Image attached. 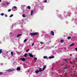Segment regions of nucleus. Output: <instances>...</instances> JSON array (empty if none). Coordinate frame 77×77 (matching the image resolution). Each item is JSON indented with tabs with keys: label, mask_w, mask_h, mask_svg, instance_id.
I'll list each match as a JSON object with an SVG mask.
<instances>
[{
	"label": "nucleus",
	"mask_w": 77,
	"mask_h": 77,
	"mask_svg": "<svg viewBox=\"0 0 77 77\" xmlns=\"http://www.w3.org/2000/svg\"><path fill=\"white\" fill-rule=\"evenodd\" d=\"M38 34V32H32L31 33V36H35V35H37Z\"/></svg>",
	"instance_id": "1"
},
{
	"label": "nucleus",
	"mask_w": 77,
	"mask_h": 77,
	"mask_svg": "<svg viewBox=\"0 0 77 77\" xmlns=\"http://www.w3.org/2000/svg\"><path fill=\"white\" fill-rule=\"evenodd\" d=\"M6 71L7 72H11L12 71H13V70L12 69H8L6 70Z\"/></svg>",
	"instance_id": "2"
},
{
	"label": "nucleus",
	"mask_w": 77,
	"mask_h": 77,
	"mask_svg": "<svg viewBox=\"0 0 77 77\" xmlns=\"http://www.w3.org/2000/svg\"><path fill=\"white\" fill-rule=\"evenodd\" d=\"M20 60H21L22 61H26V59L24 58H20Z\"/></svg>",
	"instance_id": "3"
},
{
	"label": "nucleus",
	"mask_w": 77,
	"mask_h": 77,
	"mask_svg": "<svg viewBox=\"0 0 77 77\" xmlns=\"http://www.w3.org/2000/svg\"><path fill=\"white\" fill-rule=\"evenodd\" d=\"M29 57H33V55L30 53H29Z\"/></svg>",
	"instance_id": "4"
},
{
	"label": "nucleus",
	"mask_w": 77,
	"mask_h": 77,
	"mask_svg": "<svg viewBox=\"0 0 77 77\" xmlns=\"http://www.w3.org/2000/svg\"><path fill=\"white\" fill-rule=\"evenodd\" d=\"M22 35V34H18L17 36V38H19L20 36H21Z\"/></svg>",
	"instance_id": "5"
},
{
	"label": "nucleus",
	"mask_w": 77,
	"mask_h": 77,
	"mask_svg": "<svg viewBox=\"0 0 77 77\" xmlns=\"http://www.w3.org/2000/svg\"><path fill=\"white\" fill-rule=\"evenodd\" d=\"M51 35H52V36H54V33L53 31H51Z\"/></svg>",
	"instance_id": "6"
},
{
	"label": "nucleus",
	"mask_w": 77,
	"mask_h": 77,
	"mask_svg": "<svg viewBox=\"0 0 77 77\" xmlns=\"http://www.w3.org/2000/svg\"><path fill=\"white\" fill-rule=\"evenodd\" d=\"M17 69V71H20V70H21V68L20 67H18Z\"/></svg>",
	"instance_id": "7"
},
{
	"label": "nucleus",
	"mask_w": 77,
	"mask_h": 77,
	"mask_svg": "<svg viewBox=\"0 0 77 77\" xmlns=\"http://www.w3.org/2000/svg\"><path fill=\"white\" fill-rule=\"evenodd\" d=\"M54 56H52L49 57V59H52V58H54Z\"/></svg>",
	"instance_id": "8"
},
{
	"label": "nucleus",
	"mask_w": 77,
	"mask_h": 77,
	"mask_svg": "<svg viewBox=\"0 0 77 77\" xmlns=\"http://www.w3.org/2000/svg\"><path fill=\"white\" fill-rule=\"evenodd\" d=\"M45 68H46V66H45L43 68V69H42L43 71H44Z\"/></svg>",
	"instance_id": "9"
},
{
	"label": "nucleus",
	"mask_w": 77,
	"mask_h": 77,
	"mask_svg": "<svg viewBox=\"0 0 77 77\" xmlns=\"http://www.w3.org/2000/svg\"><path fill=\"white\" fill-rule=\"evenodd\" d=\"M39 71L38 70H36V71L35 72V73L36 74H38L39 73Z\"/></svg>",
	"instance_id": "10"
},
{
	"label": "nucleus",
	"mask_w": 77,
	"mask_h": 77,
	"mask_svg": "<svg viewBox=\"0 0 77 77\" xmlns=\"http://www.w3.org/2000/svg\"><path fill=\"white\" fill-rule=\"evenodd\" d=\"M33 11L31 10V15L33 14Z\"/></svg>",
	"instance_id": "11"
},
{
	"label": "nucleus",
	"mask_w": 77,
	"mask_h": 77,
	"mask_svg": "<svg viewBox=\"0 0 77 77\" xmlns=\"http://www.w3.org/2000/svg\"><path fill=\"white\" fill-rule=\"evenodd\" d=\"M43 58L45 59H47L48 58L47 57V56H44L43 57Z\"/></svg>",
	"instance_id": "12"
},
{
	"label": "nucleus",
	"mask_w": 77,
	"mask_h": 77,
	"mask_svg": "<svg viewBox=\"0 0 77 77\" xmlns=\"http://www.w3.org/2000/svg\"><path fill=\"white\" fill-rule=\"evenodd\" d=\"M68 69V67H65L63 69Z\"/></svg>",
	"instance_id": "13"
},
{
	"label": "nucleus",
	"mask_w": 77,
	"mask_h": 77,
	"mask_svg": "<svg viewBox=\"0 0 77 77\" xmlns=\"http://www.w3.org/2000/svg\"><path fill=\"white\" fill-rule=\"evenodd\" d=\"M42 69L41 68H40L39 69V72H42Z\"/></svg>",
	"instance_id": "14"
},
{
	"label": "nucleus",
	"mask_w": 77,
	"mask_h": 77,
	"mask_svg": "<svg viewBox=\"0 0 77 77\" xmlns=\"http://www.w3.org/2000/svg\"><path fill=\"white\" fill-rule=\"evenodd\" d=\"M27 9H30V6H28L27 7Z\"/></svg>",
	"instance_id": "15"
},
{
	"label": "nucleus",
	"mask_w": 77,
	"mask_h": 77,
	"mask_svg": "<svg viewBox=\"0 0 77 77\" xmlns=\"http://www.w3.org/2000/svg\"><path fill=\"white\" fill-rule=\"evenodd\" d=\"M22 17H26V16L25 14H23L22 15Z\"/></svg>",
	"instance_id": "16"
},
{
	"label": "nucleus",
	"mask_w": 77,
	"mask_h": 77,
	"mask_svg": "<svg viewBox=\"0 0 77 77\" xmlns=\"http://www.w3.org/2000/svg\"><path fill=\"white\" fill-rule=\"evenodd\" d=\"M73 45H74V43H72L70 45V46L71 47V46H73Z\"/></svg>",
	"instance_id": "17"
},
{
	"label": "nucleus",
	"mask_w": 77,
	"mask_h": 77,
	"mask_svg": "<svg viewBox=\"0 0 77 77\" xmlns=\"http://www.w3.org/2000/svg\"><path fill=\"white\" fill-rule=\"evenodd\" d=\"M60 41L61 43H63V42H64V40H61Z\"/></svg>",
	"instance_id": "18"
},
{
	"label": "nucleus",
	"mask_w": 77,
	"mask_h": 77,
	"mask_svg": "<svg viewBox=\"0 0 77 77\" xmlns=\"http://www.w3.org/2000/svg\"><path fill=\"white\" fill-rule=\"evenodd\" d=\"M27 54H24V57H27Z\"/></svg>",
	"instance_id": "19"
},
{
	"label": "nucleus",
	"mask_w": 77,
	"mask_h": 77,
	"mask_svg": "<svg viewBox=\"0 0 77 77\" xmlns=\"http://www.w3.org/2000/svg\"><path fill=\"white\" fill-rule=\"evenodd\" d=\"M2 49H0V54H1L2 53Z\"/></svg>",
	"instance_id": "20"
},
{
	"label": "nucleus",
	"mask_w": 77,
	"mask_h": 77,
	"mask_svg": "<svg viewBox=\"0 0 77 77\" xmlns=\"http://www.w3.org/2000/svg\"><path fill=\"white\" fill-rule=\"evenodd\" d=\"M27 41V39H25L24 40V42H26V41Z\"/></svg>",
	"instance_id": "21"
},
{
	"label": "nucleus",
	"mask_w": 77,
	"mask_h": 77,
	"mask_svg": "<svg viewBox=\"0 0 77 77\" xmlns=\"http://www.w3.org/2000/svg\"><path fill=\"white\" fill-rule=\"evenodd\" d=\"M3 74V72H0V75H2Z\"/></svg>",
	"instance_id": "22"
},
{
	"label": "nucleus",
	"mask_w": 77,
	"mask_h": 77,
	"mask_svg": "<svg viewBox=\"0 0 77 77\" xmlns=\"http://www.w3.org/2000/svg\"><path fill=\"white\" fill-rule=\"evenodd\" d=\"M68 39H70V38H71V37L70 36L68 37Z\"/></svg>",
	"instance_id": "23"
},
{
	"label": "nucleus",
	"mask_w": 77,
	"mask_h": 77,
	"mask_svg": "<svg viewBox=\"0 0 77 77\" xmlns=\"http://www.w3.org/2000/svg\"><path fill=\"white\" fill-rule=\"evenodd\" d=\"M37 60V57H35L34 58V60L35 61H36Z\"/></svg>",
	"instance_id": "24"
},
{
	"label": "nucleus",
	"mask_w": 77,
	"mask_h": 77,
	"mask_svg": "<svg viewBox=\"0 0 77 77\" xmlns=\"http://www.w3.org/2000/svg\"><path fill=\"white\" fill-rule=\"evenodd\" d=\"M11 9H9L8 10V12H11Z\"/></svg>",
	"instance_id": "25"
},
{
	"label": "nucleus",
	"mask_w": 77,
	"mask_h": 77,
	"mask_svg": "<svg viewBox=\"0 0 77 77\" xmlns=\"http://www.w3.org/2000/svg\"><path fill=\"white\" fill-rule=\"evenodd\" d=\"M65 61H66V63H67L68 62V60L66 59L65 60Z\"/></svg>",
	"instance_id": "26"
},
{
	"label": "nucleus",
	"mask_w": 77,
	"mask_h": 77,
	"mask_svg": "<svg viewBox=\"0 0 77 77\" xmlns=\"http://www.w3.org/2000/svg\"><path fill=\"white\" fill-rule=\"evenodd\" d=\"M13 17V14H11L9 17Z\"/></svg>",
	"instance_id": "27"
},
{
	"label": "nucleus",
	"mask_w": 77,
	"mask_h": 77,
	"mask_svg": "<svg viewBox=\"0 0 77 77\" xmlns=\"http://www.w3.org/2000/svg\"><path fill=\"white\" fill-rule=\"evenodd\" d=\"M11 56H13V52H12V51L11 52Z\"/></svg>",
	"instance_id": "28"
},
{
	"label": "nucleus",
	"mask_w": 77,
	"mask_h": 77,
	"mask_svg": "<svg viewBox=\"0 0 77 77\" xmlns=\"http://www.w3.org/2000/svg\"><path fill=\"white\" fill-rule=\"evenodd\" d=\"M1 15H2V16H3L4 15V13H2L1 14Z\"/></svg>",
	"instance_id": "29"
},
{
	"label": "nucleus",
	"mask_w": 77,
	"mask_h": 77,
	"mask_svg": "<svg viewBox=\"0 0 77 77\" xmlns=\"http://www.w3.org/2000/svg\"><path fill=\"white\" fill-rule=\"evenodd\" d=\"M13 8L14 9H16V8H17V7L14 6L13 7Z\"/></svg>",
	"instance_id": "30"
},
{
	"label": "nucleus",
	"mask_w": 77,
	"mask_h": 77,
	"mask_svg": "<svg viewBox=\"0 0 77 77\" xmlns=\"http://www.w3.org/2000/svg\"><path fill=\"white\" fill-rule=\"evenodd\" d=\"M29 49H27V50H26V52H28L29 51Z\"/></svg>",
	"instance_id": "31"
},
{
	"label": "nucleus",
	"mask_w": 77,
	"mask_h": 77,
	"mask_svg": "<svg viewBox=\"0 0 77 77\" xmlns=\"http://www.w3.org/2000/svg\"><path fill=\"white\" fill-rule=\"evenodd\" d=\"M5 17H8V16L7 15H6V14H5Z\"/></svg>",
	"instance_id": "32"
},
{
	"label": "nucleus",
	"mask_w": 77,
	"mask_h": 77,
	"mask_svg": "<svg viewBox=\"0 0 77 77\" xmlns=\"http://www.w3.org/2000/svg\"><path fill=\"white\" fill-rule=\"evenodd\" d=\"M75 50H76V51H77V47L75 48Z\"/></svg>",
	"instance_id": "33"
},
{
	"label": "nucleus",
	"mask_w": 77,
	"mask_h": 77,
	"mask_svg": "<svg viewBox=\"0 0 77 77\" xmlns=\"http://www.w3.org/2000/svg\"><path fill=\"white\" fill-rule=\"evenodd\" d=\"M34 45V43H33L32 45V46H33Z\"/></svg>",
	"instance_id": "34"
},
{
	"label": "nucleus",
	"mask_w": 77,
	"mask_h": 77,
	"mask_svg": "<svg viewBox=\"0 0 77 77\" xmlns=\"http://www.w3.org/2000/svg\"><path fill=\"white\" fill-rule=\"evenodd\" d=\"M45 3H46L47 2V0H45L44 1Z\"/></svg>",
	"instance_id": "35"
},
{
	"label": "nucleus",
	"mask_w": 77,
	"mask_h": 77,
	"mask_svg": "<svg viewBox=\"0 0 77 77\" xmlns=\"http://www.w3.org/2000/svg\"><path fill=\"white\" fill-rule=\"evenodd\" d=\"M7 5H9V3H8V2H7Z\"/></svg>",
	"instance_id": "36"
},
{
	"label": "nucleus",
	"mask_w": 77,
	"mask_h": 77,
	"mask_svg": "<svg viewBox=\"0 0 77 77\" xmlns=\"http://www.w3.org/2000/svg\"><path fill=\"white\" fill-rule=\"evenodd\" d=\"M70 63H71V64H72V61H70Z\"/></svg>",
	"instance_id": "37"
},
{
	"label": "nucleus",
	"mask_w": 77,
	"mask_h": 77,
	"mask_svg": "<svg viewBox=\"0 0 77 77\" xmlns=\"http://www.w3.org/2000/svg\"><path fill=\"white\" fill-rule=\"evenodd\" d=\"M40 44H43V42H40Z\"/></svg>",
	"instance_id": "38"
},
{
	"label": "nucleus",
	"mask_w": 77,
	"mask_h": 77,
	"mask_svg": "<svg viewBox=\"0 0 77 77\" xmlns=\"http://www.w3.org/2000/svg\"><path fill=\"white\" fill-rule=\"evenodd\" d=\"M1 65H3V63H1Z\"/></svg>",
	"instance_id": "39"
},
{
	"label": "nucleus",
	"mask_w": 77,
	"mask_h": 77,
	"mask_svg": "<svg viewBox=\"0 0 77 77\" xmlns=\"http://www.w3.org/2000/svg\"><path fill=\"white\" fill-rule=\"evenodd\" d=\"M63 64L62 65H61V66H63Z\"/></svg>",
	"instance_id": "40"
},
{
	"label": "nucleus",
	"mask_w": 77,
	"mask_h": 77,
	"mask_svg": "<svg viewBox=\"0 0 77 77\" xmlns=\"http://www.w3.org/2000/svg\"><path fill=\"white\" fill-rule=\"evenodd\" d=\"M2 2V0H0V2Z\"/></svg>",
	"instance_id": "41"
},
{
	"label": "nucleus",
	"mask_w": 77,
	"mask_h": 77,
	"mask_svg": "<svg viewBox=\"0 0 77 77\" xmlns=\"http://www.w3.org/2000/svg\"><path fill=\"white\" fill-rule=\"evenodd\" d=\"M65 74H67V73L66 72V73H65Z\"/></svg>",
	"instance_id": "42"
},
{
	"label": "nucleus",
	"mask_w": 77,
	"mask_h": 77,
	"mask_svg": "<svg viewBox=\"0 0 77 77\" xmlns=\"http://www.w3.org/2000/svg\"><path fill=\"white\" fill-rule=\"evenodd\" d=\"M68 73H69V71H68Z\"/></svg>",
	"instance_id": "43"
}]
</instances>
